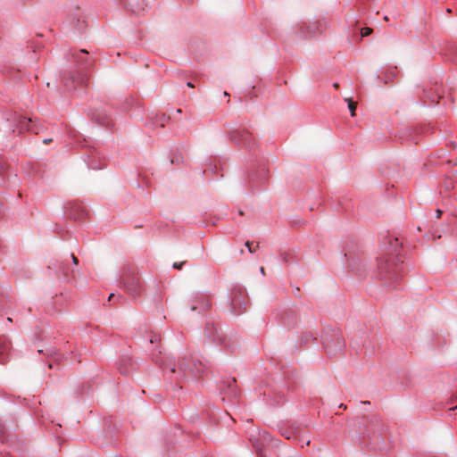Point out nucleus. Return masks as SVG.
I'll return each mask as SVG.
<instances>
[{"mask_svg":"<svg viewBox=\"0 0 457 457\" xmlns=\"http://www.w3.org/2000/svg\"><path fill=\"white\" fill-rule=\"evenodd\" d=\"M378 277L386 286L397 282L403 277V265L395 257H381L378 262Z\"/></svg>","mask_w":457,"mask_h":457,"instance_id":"obj_1","label":"nucleus"},{"mask_svg":"<svg viewBox=\"0 0 457 457\" xmlns=\"http://www.w3.org/2000/svg\"><path fill=\"white\" fill-rule=\"evenodd\" d=\"M179 370L183 372L185 376L190 374L196 376L199 371L196 369V363L191 361L187 356L183 357L179 361Z\"/></svg>","mask_w":457,"mask_h":457,"instance_id":"obj_2","label":"nucleus"},{"mask_svg":"<svg viewBox=\"0 0 457 457\" xmlns=\"http://www.w3.org/2000/svg\"><path fill=\"white\" fill-rule=\"evenodd\" d=\"M251 138V133L246 129H237L231 132V139L237 144H248Z\"/></svg>","mask_w":457,"mask_h":457,"instance_id":"obj_3","label":"nucleus"},{"mask_svg":"<svg viewBox=\"0 0 457 457\" xmlns=\"http://www.w3.org/2000/svg\"><path fill=\"white\" fill-rule=\"evenodd\" d=\"M88 79L86 75L79 76L78 79H75L74 76L69 75L68 77L63 78L64 86L68 89H74L78 85L87 86Z\"/></svg>","mask_w":457,"mask_h":457,"instance_id":"obj_4","label":"nucleus"},{"mask_svg":"<svg viewBox=\"0 0 457 457\" xmlns=\"http://www.w3.org/2000/svg\"><path fill=\"white\" fill-rule=\"evenodd\" d=\"M325 349L328 354H335L337 351H342L345 347V341L343 338L337 337L332 342L328 341L324 344Z\"/></svg>","mask_w":457,"mask_h":457,"instance_id":"obj_5","label":"nucleus"},{"mask_svg":"<svg viewBox=\"0 0 457 457\" xmlns=\"http://www.w3.org/2000/svg\"><path fill=\"white\" fill-rule=\"evenodd\" d=\"M204 333L212 340L219 341L220 344H223L225 346H227L224 339L219 334L218 328L215 327L213 324L207 323L205 326Z\"/></svg>","mask_w":457,"mask_h":457,"instance_id":"obj_6","label":"nucleus"},{"mask_svg":"<svg viewBox=\"0 0 457 457\" xmlns=\"http://www.w3.org/2000/svg\"><path fill=\"white\" fill-rule=\"evenodd\" d=\"M212 307V301L207 295H201L197 299V304H194L191 307L192 311L198 310L199 312H205L210 310Z\"/></svg>","mask_w":457,"mask_h":457,"instance_id":"obj_7","label":"nucleus"},{"mask_svg":"<svg viewBox=\"0 0 457 457\" xmlns=\"http://www.w3.org/2000/svg\"><path fill=\"white\" fill-rule=\"evenodd\" d=\"M88 52L85 49H82L79 52H76L75 54H72V59L78 62L79 64H80L81 66L83 67H88L91 65V62L89 59L87 58H84L82 57V54H87Z\"/></svg>","mask_w":457,"mask_h":457,"instance_id":"obj_8","label":"nucleus"},{"mask_svg":"<svg viewBox=\"0 0 457 457\" xmlns=\"http://www.w3.org/2000/svg\"><path fill=\"white\" fill-rule=\"evenodd\" d=\"M124 6L127 10H130L132 12H140L141 2L140 0H123Z\"/></svg>","mask_w":457,"mask_h":457,"instance_id":"obj_9","label":"nucleus"},{"mask_svg":"<svg viewBox=\"0 0 457 457\" xmlns=\"http://www.w3.org/2000/svg\"><path fill=\"white\" fill-rule=\"evenodd\" d=\"M39 353H44L47 357L53 358L55 361H60L62 359L61 354H59L54 348H46V350L40 349L38 350Z\"/></svg>","mask_w":457,"mask_h":457,"instance_id":"obj_10","label":"nucleus"},{"mask_svg":"<svg viewBox=\"0 0 457 457\" xmlns=\"http://www.w3.org/2000/svg\"><path fill=\"white\" fill-rule=\"evenodd\" d=\"M151 356H152V360L155 363L160 364L162 362V350H161L160 345H157L156 347L152 351Z\"/></svg>","mask_w":457,"mask_h":457,"instance_id":"obj_11","label":"nucleus"},{"mask_svg":"<svg viewBox=\"0 0 457 457\" xmlns=\"http://www.w3.org/2000/svg\"><path fill=\"white\" fill-rule=\"evenodd\" d=\"M345 101L348 103V108L350 110L351 116L352 117L355 116L357 103L353 101V99H351V98H346Z\"/></svg>","mask_w":457,"mask_h":457,"instance_id":"obj_12","label":"nucleus"},{"mask_svg":"<svg viewBox=\"0 0 457 457\" xmlns=\"http://www.w3.org/2000/svg\"><path fill=\"white\" fill-rule=\"evenodd\" d=\"M11 344L4 340H0V354H4L8 352Z\"/></svg>","mask_w":457,"mask_h":457,"instance_id":"obj_13","label":"nucleus"},{"mask_svg":"<svg viewBox=\"0 0 457 457\" xmlns=\"http://www.w3.org/2000/svg\"><path fill=\"white\" fill-rule=\"evenodd\" d=\"M245 246L248 248L250 253H254L256 249L259 247V245L257 244L254 247L253 246V242L246 241Z\"/></svg>","mask_w":457,"mask_h":457,"instance_id":"obj_14","label":"nucleus"},{"mask_svg":"<svg viewBox=\"0 0 457 457\" xmlns=\"http://www.w3.org/2000/svg\"><path fill=\"white\" fill-rule=\"evenodd\" d=\"M372 33V29L365 27L361 29V37H367Z\"/></svg>","mask_w":457,"mask_h":457,"instance_id":"obj_15","label":"nucleus"},{"mask_svg":"<svg viewBox=\"0 0 457 457\" xmlns=\"http://www.w3.org/2000/svg\"><path fill=\"white\" fill-rule=\"evenodd\" d=\"M161 341V337L160 335H153L150 338V344L151 345H154V344H158L159 342Z\"/></svg>","mask_w":457,"mask_h":457,"instance_id":"obj_16","label":"nucleus"},{"mask_svg":"<svg viewBox=\"0 0 457 457\" xmlns=\"http://www.w3.org/2000/svg\"><path fill=\"white\" fill-rule=\"evenodd\" d=\"M29 122H32V120L30 118L29 119L23 118L22 120H21V126L23 128H26L27 129H29L27 126V124Z\"/></svg>","mask_w":457,"mask_h":457,"instance_id":"obj_17","label":"nucleus"},{"mask_svg":"<svg viewBox=\"0 0 457 457\" xmlns=\"http://www.w3.org/2000/svg\"><path fill=\"white\" fill-rule=\"evenodd\" d=\"M281 435L287 439H291L293 437V433L288 431L282 432Z\"/></svg>","mask_w":457,"mask_h":457,"instance_id":"obj_18","label":"nucleus"},{"mask_svg":"<svg viewBox=\"0 0 457 457\" xmlns=\"http://www.w3.org/2000/svg\"><path fill=\"white\" fill-rule=\"evenodd\" d=\"M186 262H174L173 263V268L174 269H178V270H181L182 266L184 265Z\"/></svg>","mask_w":457,"mask_h":457,"instance_id":"obj_19","label":"nucleus"},{"mask_svg":"<svg viewBox=\"0 0 457 457\" xmlns=\"http://www.w3.org/2000/svg\"><path fill=\"white\" fill-rule=\"evenodd\" d=\"M71 258H72L73 263L77 265L79 263L78 258L73 253L71 254Z\"/></svg>","mask_w":457,"mask_h":457,"instance_id":"obj_20","label":"nucleus"},{"mask_svg":"<svg viewBox=\"0 0 457 457\" xmlns=\"http://www.w3.org/2000/svg\"><path fill=\"white\" fill-rule=\"evenodd\" d=\"M442 215V211L441 210H436V218L439 219Z\"/></svg>","mask_w":457,"mask_h":457,"instance_id":"obj_21","label":"nucleus"},{"mask_svg":"<svg viewBox=\"0 0 457 457\" xmlns=\"http://www.w3.org/2000/svg\"><path fill=\"white\" fill-rule=\"evenodd\" d=\"M50 142H52V138L44 139L43 141L44 144H49Z\"/></svg>","mask_w":457,"mask_h":457,"instance_id":"obj_22","label":"nucleus"},{"mask_svg":"<svg viewBox=\"0 0 457 457\" xmlns=\"http://www.w3.org/2000/svg\"><path fill=\"white\" fill-rule=\"evenodd\" d=\"M236 383V379L235 378H232L231 380H229V386L232 385V384H235Z\"/></svg>","mask_w":457,"mask_h":457,"instance_id":"obj_23","label":"nucleus"},{"mask_svg":"<svg viewBox=\"0 0 457 457\" xmlns=\"http://www.w3.org/2000/svg\"><path fill=\"white\" fill-rule=\"evenodd\" d=\"M187 87H195V86H194L191 82H187Z\"/></svg>","mask_w":457,"mask_h":457,"instance_id":"obj_24","label":"nucleus"},{"mask_svg":"<svg viewBox=\"0 0 457 457\" xmlns=\"http://www.w3.org/2000/svg\"><path fill=\"white\" fill-rule=\"evenodd\" d=\"M112 297H114V294H111L108 300L111 301L112 299Z\"/></svg>","mask_w":457,"mask_h":457,"instance_id":"obj_25","label":"nucleus"},{"mask_svg":"<svg viewBox=\"0 0 457 457\" xmlns=\"http://www.w3.org/2000/svg\"><path fill=\"white\" fill-rule=\"evenodd\" d=\"M333 86L335 88H338V87H339L338 83H335Z\"/></svg>","mask_w":457,"mask_h":457,"instance_id":"obj_26","label":"nucleus"},{"mask_svg":"<svg viewBox=\"0 0 457 457\" xmlns=\"http://www.w3.org/2000/svg\"><path fill=\"white\" fill-rule=\"evenodd\" d=\"M170 371H171V372H176V368H175V367H172V368L170 369Z\"/></svg>","mask_w":457,"mask_h":457,"instance_id":"obj_27","label":"nucleus"},{"mask_svg":"<svg viewBox=\"0 0 457 457\" xmlns=\"http://www.w3.org/2000/svg\"><path fill=\"white\" fill-rule=\"evenodd\" d=\"M261 272H262V274H264V273H265V271H264V268H263V267H262V268H261Z\"/></svg>","mask_w":457,"mask_h":457,"instance_id":"obj_28","label":"nucleus"},{"mask_svg":"<svg viewBox=\"0 0 457 457\" xmlns=\"http://www.w3.org/2000/svg\"><path fill=\"white\" fill-rule=\"evenodd\" d=\"M48 366H49V368H50V369H52V368H53V363H52V362H50V363L48 364Z\"/></svg>","mask_w":457,"mask_h":457,"instance_id":"obj_29","label":"nucleus"},{"mask_svg":"<svg viewBox=\"0 0 457 457\" xmlns=\"http://www.w3.org/2000/svg\"><path fill=\"white\" fill-rule=\"evenodd\" d=\"M340 407H341V408H344V409H345V408H346V406H345L344 404H341V405H340Z\"/></svg>","mask_w":457,"mask_h":457,"instance_id":"obj_30","label":"nucleus"},{"mask_svg":"<svg viewBox=\"0 0 457 457\" xmlns=\"http://www.w3.org/2000/svg\"><path fill=\"white\" fill-rule=\"evenodd\" d=\"M232 304H233V305H235V304H236V303H235V300H234V299L232 300Z\"/></svg>","mask_w":457,"mask_h":457,"instance_id":"obj_31","label":"nucleus"},{"mask_svg":"<svg viewBox=\"0 0 457 457\" xmlns=\"http://www.w3.org/2000/svg\"><path fill=\"white\" fill-rule=\"evenodd\" d=\"M454 409H457V405L454 408H452L451 410H454Z\"/></svg>","mask_w":457,"mask_h":457,"instance_id":"obj_32","label":"nucleus"}]
</instances>
